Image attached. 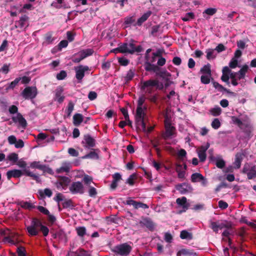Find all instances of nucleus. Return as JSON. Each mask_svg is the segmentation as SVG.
<instances>
[{
	"mask_svg": "<svg viewBox=\"0 0 256 256\" xmlns=\"http://www.w3.org/2000/svg\"><path fill=\"white\" fill-rule=\"evenodd\" d=\"M26 230L30 236H37L39 232L41 231L43 235L46 236L49 232L48 228L43 225L42 221L37 218H32L30 224L26 227Z\"/></svg>",
	"mask_w": 256,
	"mask_h": 256,
	"instance_id": "1",
	"label": "nucleus"
},
{
	"mask_svg": "<svg viewBox=\"0 0 256 256\" xmlns=\"http://www.w3.org/2000/svg\"><path fill=\"white\" fill-rule=\"evenodd\" d=\"M232 120L246 136H250L253 128L247 116L240 114L238 117L232 116Z\"/></svg>",
	"mask_w": 256,
	"mask_h": 256,
	"instance_id": "2",
	"label": "nucleus"
},
{
	"mask_svg": "<svg viewBox=\"0 0 256 256\" xmlns=\"http://www.w3.org/2000/svg\"><path fill=\"white\" fill-rule=\"evenodd\" d=\"M24 174L26 176H30L35 180L37 182H40L41 180L38 174H34L30 172L28 168H25L22 171L14 169L12 170H8L6 172V176L8 180H10L12 178H18Z\"/></svg>",
	"mask_w": 256,
	"mask_h": 256,
	"instance_id": "3",
	"label": "nucleus"
},
{
	"mask_svg": "<svg viewBox=\"0 0 256 256\" xmlns=\"http://www.w3.org/2000/svg\"><path fill=\"white\" fill-rule=\"evenodd\" d=\"M146 113H136L135 120L137 127L141 128L144 132H150L154 129V126L146 127V122L148 120Z\"/></svg>",
	"mask_w": 256,
	"mask_h": 256,
	"instance_id": "4",
	"label": "nucleus"
},
{
	"mask_svg": "<svg viewBox=\"0 0 256 256\" xmlns=\"http://www.w3.org/2000/svg\"><path fill=\"white\" fill-rule=\"evenodd\" d=\"M170 113H165L164 128L165 132L162 134V137L165 140L172 138L175 134L176 128L172 125V120L169 117Z\"/></svg>",
	"mask_w": 256,
	"mask_h": 256,
	"instance_id": "5",
	"label": "nucleus"
},
{
	"mask_svg": "<svg viewBox=\"0 0 256 256\" xmlns=\"http://www.w3.org/2000/svg\"><path fill=\"white\" fill-rule=\"evenodd\" d=\"M134 40H131L128 42L122 43L120 44L121 53L134 54L135 52H140L143 48L140 45L136 46Z\"/></svg>",
	"mask_w": 256,
	"mask_h": 256,
	"instance_id": "6",
	"label": "nucleus"
},
{
	"mask_svg": "<svg viewBox=\"0 0 256 256\" xmlns=\"http://www.w3.org/2000/svg\"><path fill=\"white\" fill-rule=\"evenodd\" d=\"M164 86L163 84L158 80L150 79L143 82L142 88L146 89V92L148 94H151L154 92V87H156V90H162Z\"/></svg>",
	"mask_w": 256,
	"mask_h": 256,
	"instance_id": "7",
	"label": "nucleus"
},
{
	"mask_svg": "<svg viewBox=\"0 0 256 256\" xmlns=\"http://www.w3.org/2000/svg\"><path fill=\"white\" fill-rule=\"evenodd\" d=\"M132 250V247L126 242L118 244L111 249L116 255L120 256H128Z\"/></svg>",
	"mask_w": 256,
	"mask_h": 256,
	"instance_id": "8",
	"label": "nucleus"
},
{
	"mask_svg": "<svg viewBox=\"0 0 256 256\" xmlns=\"http://www.w3.org/2000/svg\"><path fill=\"white\" fill-rule=\"evenodd\" d=\"M248 70V66L246 64H244L238 72H232L229 74L230 78L232 79L237 78L238 80L244 79L246 76V74Z\"/></svg>",
	"mask_w": 256,
	"mask_h": 256,
	"instance_id": "9",
	"label": "nucleus"
},
{
	"mask_svg": "<svg viewBox=\"0 0 256 256\" xmlns=\"http://www.w3.org/2000/svg\"><path fill=\"white\" fill-rule=\"evenodd\" d=\"M36 95L37 89L35 86L26 87L22 92V96L25 99H33Z\"/></svg>",
	"mask_w": 256,
	"mask_h": 256,
	"instance_id": "10",
	"label": "nucleus"
},
{
	"mask_svg": "<svg viewBox=\"0 0 256 256\" xmlns=\"http://www.w3.org/2000/svg\"><path fill=\"white\" fill-rule=\"evenodd\" d=\"M156 60V57L152 55L150 60H148L146 62H144V66L146 72H156L159 69V66L156 64H153Z\"/></svg>",
	"mask_w": 256,
	"mask_h": 256,
	"instance_id": "11",
	"label": "nucleus"
},
{
	"mask_svg": "<svg viewBox=\"0 0 256 256\" xmlns=\"http://www.w3.org/2000/svg\"><path fill=\"white\" fill-rule=\"evenodd\" d=\"M242 172L246 174L248 180H252L256 178V170L255 166H250L248 164H246L244 166Z\"/></svg>",
	"mask_w": 256,
	"mask_h": 256,
	"instance_id": "12",
	"label": "nucleus"
},
{
	"mask_svg": "<svg viewBox=\"0 0 256 256\" xmlns=\"http://www.w3.org/2000/svg\"><path fill=\"white\" fill-rule=\"evenodd\" d=\"M76 72V78L79 81H81L84 76V72L90 70L87 66L80 65L74 68Z\"/></svg>",
	"mask_w": 256,
	"mask_h": 256,
	"instance_id": "13",
	"label": "nucleus"
},
{
	"mask_svg": "<svg viewBox=\"0 0 256 256\" xmlns=\"http://www.w3.org/2000/svg\"><path fill=\"white\" fill-rule=\"evenodd\" d=\"M72 194H83L84 192L82 184L80 182H73L69 188Z\"/></svg>",
	"mask_w": 256,
	"mask_h": 256,
	"instance_id": "14",
	"label": "nucleus"
},
{
	"mask_svg": "<svg viewBox=\"0 0 256 256\" xmlns=\"http://www.w3.org/2000/svg\"><path fill=\"white\" fill-rule=\"evenodd\" d=\"M210 144L207 142L206 145L202 146L198 148V154L200 162H204L206 160V151L210 148Z\"/></svg>",
	"mask_w": 256,
	"mask_h": 256,
	"instance_id": "15",
	"label": "nucleus"
},
{
	"mask_svg": "<svg viewBox=\"0 0 256 256\" xmlns=\"http://www.w3.org/2000/svg\"><path fill=\"white\" fill-rule=\"evenodd\" d=\"M176 188L182 194H186L192 190V186L186 182L176 185Z\"/></svg>",
	"mask_w": 256,
	"mask_h": 256,
	"instance_id": "16",
	"label": "nucleus"
},
{
	"mask_svg": "<svg viewBox=\"0 0 256 256\" xmlns=\"http://www.w3.org/2000/svg\"><path fill=\"white\" fill-rule=\"evenodd\" d=\"M125 204L127 205H132L135 209H138V208L146 209L148 208V206L146 204L132 200L130 198H128Z\"/></svg>",
	"mask_w": 256,
	"mask_h": 256,
	"instance_id": "17",
	"label": "nucleus"
},
{
	"mask_svg": "<svg viewBox=\"0 0 256 256\" xmlns=\"http://www.w3.org/2000/svg\"><path fill=\"white\" fill-rule=\"evenodd\" d=\"M191 181L192 182H196L202 181V184L203 186H206L207 184L206 180L202 174L198 172H195L192 174Z\"/></svg>",
	"mask_w": 256,
	"mask_h": 256,
	"instance_id": "18",
	"label": "nucleus"
},
{
	"mask_svg": "<svg viewBox=\"0 0 256 256\" xmlns=\"http://www.w3.org/2000/svg\"><path fill=\"white\" fill-rule=\"evenodd\" d=\"M176 202L182 208V210H180L178 214H180L182 212H185L189 206V204L187 203V199L185 196H182L180 198H178L176 200Z\"/></svg>",
	"mask_w": 256,
	"mask_h": 256,
	"instance_id": "19",
	"label": "nucleus"
},
{
	"mask_svg": "<svg viewBox=\"0 0 256 256\" xmlns=\"http://www.w3.org/2000/svg\"><path fill=\"white\" fill-rule=\"evenodd\" d=\"M16 116L12 117V120L14 123H18L19 125L24 129L27 126V122L26 119L22 116L20 113H17Z\"/></svg>",
	"mask_w": 256,
	"mask_h": 256,
	"instance_id": "20",
	"label": "nucleus"
},
{
	"mask_svg": "<svg viewBox=\"0 0 256 256\" xmlns=\"http://www.w3.org/2000/svg\"><path fill=\"white\" fill-rule=\"evenodd\" d=\"M140 224L142 226H144L150 231H153L154 229L155 224L154 222L148 218H143L140 222Z\"/></svg>",
	"mask_w": 256,
	"mask_h": 256,
	"instance_id": "21",
	"label": "nucleus"
},
{
	"mask_svg": "<svg viewBox=\"0 0 256 256\" xmlns=\"http://www.w3.org/2000/svg\"><path fill=\"white\" fill-rule=\"evenodd\" d=\"M28 17L26 15H23L20 18L19 20L16 21L15 23V28H22L24 27H26L28 26Z\"/></svg>",
	"mask_w": 256,
	"mask_h": 256,
	"instance_id": "22",
	"label": "nucleus"
},
{
	"mask_svg": "<svg viewBox=\"0 0 256 256\" xmlns=\"http://www.w3.org/2000/svg\"><path fill=\"white\" fill-rule=\"evenodd\" d=\"M153 72L156 73V76L162 78L165 81H168V78H170L171 76V74L170 72L166 70H162L160 67L158 70Z\"/></svg>",
	"mask_w": 256,
	"mask_h": 256,
	"instance_id": "23",
	"label": "nucleus"
},
{
	"mask_svg": "<svg viewBox=\"0 0 256 256\" xmlns=\"http://www.w3.org/2000/svg\"><path fill=\"white\" fill-rule=\"evenodd\" d=\"M63 91L64 89L61 86L58 87L55 90L54 100L60 104L63 102L64 99V96L62 95Z\"/></svg>",
	"mask_w": 256,
	"mask_h": 256,
	"instance_id": "24",
	"label": "nucleus"
},
{
	"mask_svg": "<svg viewBox=\"0 0 256 256\" xmlns=\"http://www.w3.org/2000/svg\"><path fill=\"white\" fill-rule=\"evenodd\" d=\"M84 140L85 141V147L88 148H94L96 145V140L90 134H86L84 136Z\"/></svg>",
	"mask_w": 256,
	"mask_h": 256,
	"instance_id": "25",
	"label": "nucleus"
},
{
	"mask_svg": "<svg viewBox=\"0 0 256 256\" xmlns=\"http://www.w3.org/2000/svg\"><path fill=\"white\" fill-rule=\"evenodd\" d=\"M17 205L20 206L21 208L30 210L32 208H36V206L28 202H24V200H18L16 202Z\"/></svg>",
	"mask_w": 256,
	"mask_h": 256,
	"instance_id": "26",
	"label": "nucleus"
},
{
	"mask_svg": "<svg viewBox=\"0 0 256 256\" xmlns=\"http://www.w3.org/2000/svg\"><path fill=\"white\" fill-rule=\"evenodd\" d=\"M55 38L52 36V32H48L44 35L43 44L46 45L52 44Z\"/></svg>",
	"mask_w": 256,
	"mask_h": 256,
	"instance_id": "27",
	"label": "nucleus"
},
{
	"mask_svg": "<svg viewBox=\"0 0 256 256\" xmlns=\"http://www.w3.org/2000/svg\"><path fill=\"white\" fill-rule=\"evenodd\" d=\"M152 14L151 11H148L146 13H144L140 18L136 24H134V26L138 25V26H140L143 22L146 21L148 18Z\"/></svg>",
	"mask_w": 256,
	"mask_h": 256,
	"instance_id": "28",
	"label": "nucleus"
},
{
	"mask_svg": "<svg viewBox=\"0 0 256 256\" xmlns=\"http://www.w3.org/2000/svg\"><path fill=\"white\" fill-rule=\"evenodd\" d=\"M83 120L84 116L82 114L76 113L73 116V124L75 126H79Z\"/></svg>",
	"mask_w": 256,
	"mask_h": 256,
	"instance_id": "29",
	"label": "nucleus"
},
{
	"mask_svg": "<svg viewBox=\"0 0 256 256\" xmlns=\"http://www.w3.org/2000/svg\"><path fill=\"white\" fill-rule=\"evenodd\" d=\"M58 183L63 188L66 187L70 182V178L64 176H59Z\"/></svg>",
	"mask_w": 256,
	"mask_h": 256,
	"instance_id": "30",
	"label": "nucleus"
},
{
	"mask_svg": "<svg viewBox=\"0 0 256 256\" xmlns=\"http://www.w3.org/2000/svg\"><path fill=\"white\" fill-rule=\"evenodd\" d=\"M95 150H95L92 151H90L88 154L82 156V159L90 158V159L98 160L99 158L98 154L97 152H96Z\"/></svg>",
	"mask_w": 256,
	"mask_h": 256,
	"instance_id": "31",
	"label": "nucleus"
},
{
	"mask_svg": "<svg viewBox=\"0 0 256 256\" xmlns=\"http://www.w3.org/2000/svg\"><path fill=\"white\" fill-rule=\"evenodd\" d=\"M180 238L182 240H191L193 238L192 234L186 230H183L180 232Z\"/></svg>",
	"mask_w": 256,
	"mask_h": 256,
	"instance_id": "32",
	"label": "nucleus"
},
{
	"mask_svg": "<svg viewBox=\"0 0 256 256\" xmlns=\"http://www.w3.org/2000/svg\"><path fill=\"white\" fill-rule=\"evenodd\" d=\"M243 154L237 153L235 156L234 164L236 168H239L241 166V162L242 160Z\"/></svg>",
	"mask_w": 256,
	"mask_h": 256,
	"instance_id": "33",
	"label": "nucleus"
},
{
	"mask_svg": "<svg viewBox=\"0 0 256 256\" xmlns=\"http://www.w3.org/2000/svg\"><path fill=\"white\" fill-rule=\"evenodd\" d=\"M146 98L144 96L139 98L138 101V106L136 112H143L142 106L145 101Z\"/></svg>",
	"mask_w": 256,
	"mask_h": 256,
	"instance_id": "34",
	"label": "nucleus"
},
{
	"mask_svg": "<svg viewBox=\"0 0 256 256\" xmlns=\"http://www.w3.org/2000/svg\"><path fill=\"white\" fill-rule=\"evenodd\" d=\"M76 230L78 236L80 238H83L86 234V228L84 226L77 227Z\"/></svg>",
	"mask_w": 256,
	"mask_h": 256,
	"instance_id": "35",
	"label": "nucleus"
},
{
	"mask_svg": "<svg viewBox=\"0 0 256 256\" xmlns=\"http://www.w3.org/2000/svg\"><path fill=\"white\" fill-rule=\"evenodd\" d=\"M200 72L203 74H207L210 76L212 75V71L210 70V64H208L201 68Z\"/></svg>",
	"mask_w": 256,
	"mask_h": 256,
	"instance_id": "36",
	"label": "nucleus"
},
{
	"mask_svg": "<svg viewBox=\"0 0 256 256\" xmlns=\"http://www.w3.org/2000/svg\"><path fill=\"white\" fill-rule=\"evenodd\" d=\"M213 86L216 88L218 89V90L220 92H226L228 93H231L229 90H228L227 88H224L222 85L220 84L218 82H214Z\"/></svg>",
	"mask_w": 256,
	"mask_h": 256,
	"instance_id": "37",
	"label": "nucleus"
},
{
	"mask_svg": "<svg viewBox=\"0 0 256 256\" xmlns=\"http://www.w3.org/2000/svg\"><path fill=\"white\" fill-rule=\"evenodd\" d=\"M135 22V19L134 16H126L124 18V24L125 27L130 26Z\"/></svg>",
	"mask_w": 256,
	"mask_h": 256,
	"instance_id": "38",
	"label": "nucleus"
},
{
	"mask_svg": "<svg viewBox=\"0 0 256 256\" xmlns=\"http://www.w3.org/2000/svg\"><path fill=\"white\" fill-rule=\"evenodd\" d=\"M92 178L91 176L86 174L82 178V182L88 186H90L92 183H94Z\"/></svg>",
	"mask_w": 256,
	"mask_h": 256,
	"instance_id": "39",
	"label": "nucleus"
},
{
	"mask_svg": "<svg viewBox=\"0 0 256 256\" xmlns=\"http://www.w3.org/2000/svg\"><path fill=\"white\" fill-rule=\"evenodd\" d=\"M62 204L64 208H70L72 209L74 206L72 200L70 199L64 200Z\"/></svg>",
	"mask_w": 256,
	"mask_h": 256,
	"instance_id": "40",
	"label": "nucleus"
},
{
	"mask_svg": "<svg viewBox=\"0 0 256 256\" xmlns=\"http://www.w3.org/2000/svg\"><path fill=\"white\" fill-rule=\"evenodd\" d=\"M82 54L83 58H86L88 56H90L94 53V50L92 48H88L86 50H82L80 51Z\"/></svg>",
	"mask_w": 256,
	"mask_h": 256,
	"instance_id": "41",
	"label": "nucleus"
},
{
	"mask_svg": "<svg viewBox=\"0 0 256 256\" xmlns=\"http://www.w3.org/2000/svg\"><path fill=\"white\" fill-rule=\"evenodd\" d=\"M38 193L41 197L44 198V196L50 197L52 195V192L49 188H45L44 191L40 190Z\"/></svg>",
	"mask_w": 256,
	"mask_h": 256,
	"instance_id": "42",
	"label": "nucleus"
},
{
	"mask_svg": "<svg viewBox=\"0 0 256 256\" xmlns=\"http://www.w3.org/2000/svg\"><path fill=\"white\" fill-rule=\"evenodd\" d=\"M180 253L186 256H196V254L194 252L193 250L183 248L180 251Z\"/></svg>",
	"mask_w": 256,
	"mask_h": 256,
	"instance_id": "43",
	"label": "nucleus"
},
{
	"mask_svg": "<svg viewBox=\"0 0 256 256\" xmlns=\"http://www.w3.org/2000/svg\"><path fill=\"white\" fill-rule=\"evenodd\" d=\"M82 56V54L80 51L79 52H78L74 55V58H72V62L74 63L80 62V61H82V60L84 58H83Z\"/></svg>",
	"mask_w": 256,
	"mask_h": 256,
	"instance_id": "44",
	"label": "nucleus"
},
{
	"mask_svg": "<svg viewBox=\"0 0 256 256\" xmlns=\"http://www.w3.org/2000/svg\"><path fill=\"white\" fill-rule=\"evenodd\" d=\"M137 178V175L136 173L132 174L130 175L128 178L126 180V183L128 184L130 186H133L134 184V180Z\"/></svg>",
	"mask_w": 256,
	"mask_h": 256,
	"instance_id": "45",
	"label": "nucleus"
},
{
	"mask_svg": "<svg viewBox=\"0 0 256 256\" xmlns=\"http://www.w3.org/2000/svg\"><path fill=\"white\" fill-rule=\"evenodd\" d=\"M70 170V166L65 164L64 166H62L58 168L56 170V172L57 174H62L64 172H68Z\"/></svg>",
	"mask_w": 256,
	"mask_h": 256,
	"instance_id": "46",
	"label": "nucleus"
},
{
	"mask_svg": "<svg viewBox=\"0 0 256 256\" xmlns=\"http://www.w3.org/2000/svg\"><path fill=\"white\" fill-rule=\"evenodd\" d=\"M21 78H17L14 81L12 82L9 86L6 88V90L10 89H13L18 84Z\"/></svg>",
	"mask_w": 256,
	"mask_h": 256,
	"instance_id": "47",
	"label": "nucleus"
},
{
	"mask_svg": "<svg viewBox=\"0 0 256 256\" xmlns=\"http://www.w3.org/2000/svg\"><path fill=\"white\" fill-rule=\"evenodd\" d=\"M44 164H40V161H34L30 164V167L32 168H37L42 170Z\"/></svg>",
	"mask_w": 256,
	"mask_h": 256,
	"instance_id": "48",
	"label": "nucleus"
},
{
	"mask_svg": "<svg viewBox=\"0 0 256 256\" xmlns=\"http://www.w3.org/2000/svg\"><path fill=\"white\" fill-rule=\"evenodd\" d=\"M215 50L209 48L208 49L206 52V58L208 60H210L216 58V55L214 54Z\"/></svg>",
	"mask_w": 256,
	"mask_h": 256,
	"instance_id": "49",
	"label": "nucleus"
},
{
	"mask_svg": "<svg viewBox=\"0 0 256 256\" xmlns=\"http://www.w3.org/2000/svg\"><path fill=\"white\" fill-rule=\"evenodd\" d=\"M4 234L6 236L4 237V239L6 240H8L9 242L11 244H15L14 240H12V234L8 230L7 232H5Z\"/></svg>",
	"mask_w": 256,
	"mask_h": 256,
	"instance_id": "50",
	"label": "nucleus"
},
{
	"mask_svg": "<svg viewBox=\"0 0 256 256\" xmlns=\"http://www.w3.org/2000/svg\"><path fill=\"white\" fill-rule=\"evenodd\" d=\"M67 76L66 72L64 70H61L56 74V78L58 80H63Z\"/></svg>",
	"mask_w": 256,
	"mask_h": 256,
	"instance_id": "51",
	"label": "nucleus"
},
{
	"mask_svg": "<svg viewBox=\"0 0 256 256\" xmlns=\"http://www.w3.org/2000/svg\"><path fill=\"white\" fill-rule=\"evenodd\" d=\"M41 170H42L44 174L47 173L52 175L54 174V172H53L52 170L46 164H44Z\"/></svg>",
	"mask_w": 256,
	"mask_h": 256,
	"instance_id": "52",
	"label": "nucleus"
},
{
	"mask_svg": "<svg viewBox=\"0 0 256 256\" xmlns=\"http://www.w3.org/2000/svg\"><path fill=\"white\" fill-rule=\"evenodd\" d=\"M134 71L132 70H130L128 72L126 76L124 77V80L126 82H128L131 80L132 79V78H134Z\"/></svg>",
	"mask_w": 256,
	"mask_h": 256,
	"instance_id": "53",
	"label": "nucleus"
},
{
	"mask_svg": "<svg viewBox=\"0 0 256 256\" xmlns=\"http://www.w3.org/2000/svg\"><path fill=\"white\" fill-rule=\"evenodd\" d=\"M18 154L14 152L10 154L8 156V160L14 162H16L18 160Z\"/></svg>",
	"mask_w": 256,
	"mask_h": 256,
	"instance_id": "54",
	"label": "nucleus"
},
{
	"mask_svg": "<svg viewBox=\"0 0 256 256\" xmlns=\"http://www.w3.org/2000/svg\"><path fill=\"white\" fill-rule=\"evenodd\" d=\"M76 256H91V255L88 252L84 250V249L78 248L77 250Z\"/></svg>",
	"mask_w": 256,
	"mask_h": 256,
	"instance_id": "55",
	"label": "nucleus"
},
{
	"mask_svg": "<svg viewBox=\"0 0 256 256\" xmlns=\"http://www.w3.org/2000/svg\"><path fill=\"white\" fill-rule=\"evenodd\" d=\"M68 45V42L66 40H62L60 42L57 46V49L60 51L62 48H66Z\"/></svg>",
	"mask_w": 256,
	"mask_h": 256,
	"instance_id": "56",
	"label": "nucleus"
},
{
	"mask_svg": "<svg viewBox=\"0 0 256 256\" xmlns=\"http://www.w3.org/2000/svg\"><path fill=\"white\" fill-rule=\"evenodd\" d=\"M209 75H202L200 77V81L204 84H208L210 82V78Z\"/></svg>",
	"mask_w": 256,
	"mask_h": 256,
	"instance_id": "57",
	"label": "nucleus"
},
{
	"mask_svg": "<svg viewBox=\"0 0 256 256\" xmlns=\"http://www.w3.org/2000/svg\"><path fill=\"white\" fill-rule=\"evenodd\" d=\"M88 187L90 188L88 190L89 196L92 198H95L97 194V191L96 188L92 186H90Z\"/></svg>",
	"mask_w": 256,
	"mask_h": 256,
	"instance_id": "58",
	"label": "nucleus"
},
{
	"mask_svg": "<svg viewBox=\"0 0 256 256\" xmlns=\"http://www.w3.org/2000/svg\"><path fill=\"white\" fill-rule=\"evenodd\" d=\"M216 11L217 10L215 8H208L203 12V14H206L209 16H212L216 13Z\"/></svg>",
	"mask_w": 256,
	"mask_h": 256,
	"instance_id": "59",
	"label": "nucleus"
},
{
	"mask_svg": "<svg viewBox=\"0 0 256 256\" xmlns=\"http://www.w3.org/2000/svg\"><path fill=\"white\" fill-rule=\"evenodd\" d=\"M211 126L214 129H218L220 126V122L218 118H214L212 122Z\"/></svg>",
	"mask_w": 256,
	"mask_h": 256,
	"instance_id": "60",
	"label": "nucleus"
},
{
	"mask_svg": "<svg viewBox=\"0 0 256 256\" xmlns=\"http://www.w3.org/2000/svg\"><path fill=\"white\" fill-rule=\"evenodd\" d=\"M224 226L222 225H219L216 222H212L211 228L215 232H218V228L222 229Z\"/></svg>",
	"mask_w": 256,
	"mask_h": 256,
	"instance_id": "61",
	"label": "nucleus"
},
{
	"mask_svg": "<svg viewBox=\"0 0 256 256\" xmlns=\"http://www.w3.org/2000/svg\"><path fill=\"white\" fill-rule=\"evenodd\" d=\"M36 208L42 214H45V215H49L50 212L49 210L46 208L42 206H36Z\"/></svg>",
	"mask_w": 256,
	"mask_h": 256,
	"instance_id": "62",
	"label": "nucleus"
},
{
	"mask_svg": "<svg viewBox=\"0 0 256 256\" xmlns=\"http://www.w3.org/2000/svg\"><path fill=\"white\" fill-rule=\"evenodd\" d=\"M16 252L18 256H26V250L24 247L20 246L17 248Z\"/></svg>",
	"mask_w": 256,
	"mask_h": 256,
	"instance_id": "63",
	"label": "nucleus"
},
{
	"mask_svg": "<svg viewBox=\"0 0 256 256\" xmlns=\"http://www.w3.org/2000/svg\"><path fill=\"white\" fill-rule=\"evenodd\" d=\"M216 166L220 168H222L226 165V162L222 159H218L216 160Z\"/></svg>",
	"mask_w": 256,
	"mask_h": 256,
	"instance_id": "64",
	"label": "nucleus"
}]
</instances>
